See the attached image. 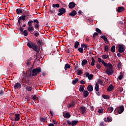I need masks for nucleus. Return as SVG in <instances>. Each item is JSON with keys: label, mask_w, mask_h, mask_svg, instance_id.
<instances>
[{"label": "nucleus", "mask_w": 126, "mask_h": 126, "mask_svg": "<svg viewBox=\"0 0 126 126\" xmlns=\"http://www.w3.org/2000/svg\"><path fill=\"white\" fill-rule=\"evenodd\" d=\"M111 51L112 53H115L116 51V46H115V45L112 46V47L111 48Z\"/></svg>", "instance_id": "obj_28"}, {"label": "nucleus", "mask_w": 126, "mask_h": 126, "mask_svg": "<svg viewBox=\"0 0 126 126\" xmlns=\"http://www.w3.org/2000/svg\"><path fill=\"white\" fill-rule=\"evenodd\" d=\"M101 58L103 59V60H106V59H108L109 56L107 55H102Z\"/></svg>", "instance_id": "obj_40"}, {"label": "nucleus", "mask_w": 126, "mask_h": 126, "mask_svg": "<svg viewBox=\"0 0 126 126\" xmlns=\"http://www.w3.org/2000/svg\"><path fill=\"white\" fill-rule=\"evenodd\" d=\"M67 124L68 125L72 126V123H71V122L70 121H67Z\"/></svg>", "instance_id": "obj_57"}, {"label": "nucleus", "mask_w": 126, "mask_h": 126, "mask_svg": "<svg viewBox=\"0 0 126 126\" xmlns=\"http://www.w3.org/2000/svg\"><path fill=\"white\" fill-rule=\"evenodd\" d=\"M113 111H114V108H113V107H109L107 109L108 113H112Z\"/></svg>", "instance_id": "obj_21"}, {"label": "nucleus", "mask_w": 126, "mask_h": 126, "mask_svg": "<svg viewBox=\"0 0 126 126\" xmlns=\"http://www.w3.org/2000/svg\"><path fill=\"white\" fill-rule=\"evenodd\" d=\"M78 51L80 53H81V54H82V53H83V48H78Z\"/></svg>", "instance_id": "obj_47"}, {"label": "nucleus", "mask_w": 126, "mask_h": 126, "mask_svg": "<svg viewBox=\"0 0 126 126\" xmlns=\"http://www.w3.org/2000/svg\"><path fill=\"white\" fill-rule=\"evenodd\" d=\"M27 29L29 32H33L34 31V27L33 26L28 27Z\"/></svg>", "instance_id": "obj_17"}, {"label": "nucleus", "mask_w": 126, "mask_h": 126, "mask_svg": "<svg viewBox=\"0 0 126 126\" xmlns=\"http://www.w3.org/2000/svg\"><path fill=\"white\" fill-rule=\"evenodd\" d=\"M74 67H75V69L76 70H77V69H78V65H75L74 66Z\"/></svg>", "instance_id": "obj_59"}, {"label": "nucleus", "mask_w": 126, "mask_h": 126, "mask_svg": "<svg viewBox=\"0 0 126 126\" xmlns=\"http://www.w3.org/2000/svg\"><path fill=\"white\" fill-rule=\"evenodd\" d=\"M124 110L125 108L124 107V106H120L118 109V113H119V114H122V113L124 112Z\"/></svg>", "instance_id": "obj_6"}, {"label": "nucleus", "mask_w": 126, "mask_h": 126, "mask_svg": "<svg viewBox=\"0 0 126 126\" xmlns=\"http://www.w3.org/2000/svg\"><path fill=\"white\" fill-rule=\"evenodd\" d=\"M50 12L51 14H54L55 13V10H50Z\"/></svg>", "instance_id": "obj_56"}, {"label": "nucleus", "mask_w": 126, "mask_h": 126, "mask_svg": "<svg viewBox=\"0 0 126 126\" xmlns=\"http://www.w3.org/2000/svg\"><path fill=\"white\" fill-rule=\"evenodd\" d=\"M17 14H19V13H22V10L20 8H18L16 10Z\"/></svg>", "instance_id": "obj_26"}, {"label": "nucleus", "mask_w": 126, "mask_h": 126, "mask_svg": "<svg viewBox=\"0 0 126 126\" xmlns=\"http://www.w3.org/2000/svg\"><path fill=\"white\" fill-rule=\"evenodd\" d=\"M63 116L66 119H69L70 118V114L68 112L63 113Z\"/></svg>", "instance_id": "obj_11"}, {"label": "nucleus", "mask_w": 126, "mask_h": 126, "mask_svg": "<svg viewBox=\"0 0 126 126\" xmlns=\"http://www.w3.org/2000/svg\"><path fill=\"white\" fill-rule=\"evenodd\" d=\"M101 63H102V64L104 65V66H107L109 65V63H105V61H104V60H102L101 62Z\"/></svg>", "instance_id": "obj_32"}, {"label": "nucleus", "mask_w": 126, "mask_h": 126, "mask_svg": "<svg viewBox=\"0 0 126 126\" xmlns=\"http://www.w3.org/2000/svg\"><path fill=\"white\" fill-rule=\"evenodd\" d=\"M38 99L39 98L36 95H34L32 97V100L34 101L35 103H38Z\"/></svg>", "instance_id": "obj_14"}, {"label": "nucleus", "mask_w": 126, "mask_h": 126, "mask_svg": "<svg viewBox=\"0 0 126 126\" xmlns=\"http://www.w3.org/2000/svg\"><path fill=\"white\" fill-rule=\"evenodd\" d=\"M77 123H78V121H73L72 122V126H76V125L77 124Z\"/></svg>", "instance_id": "obj_39"}, {"label": "nucleus", "mask_w": 126, "mask_h": 126, "mask_svg": "<svg viewBox=\"0 0 126 126\" xmlns=\"http://www.w3.org/2000/svg\"><path fill=\"white\" fill-rule=\"evenodd\" d=\"M95 30L97 33H99V34H101L102 33V31H101L98 28H96Z\"/></svg>", "instance_id": "obj_49"}, {"label": "nucleus", "mask_w": 126, "mask_h": 126, "mask_svg": "<svg viewBox=\"0 0 126 126\" xmlns=\"http://www.w3.org/2000/svg\"><path fill=\"white\" fill-rule=\"evenodd\" d=\"M20 119V115L16 114L15 115V122H18Z\"/></svg>", "instance_id": "obj_12"}, {"label": "nucleus", "mask_w": 126, "mask_h": 126, "mask_svg": "<svg viewBox=\"0 0 126 126\" xmlns=\"http://www.w3.org/2000/svg\"><path fill=\"white\" fill-rule=\"evenodd\" d=\"M101 38H102V39H104V41L106 44H109V40H108V39L105 35L101 36Z\"/></svg>", "instance_id": "obj_13"}, {"label": "nucleus", "mask_w": 126, "mask_h": 126, "mask_svg": "<svg viewBox=\"0 0 126 126\" xmlns=\"http://www.w3.org/2000/svg\"><path fill=\"white\" fill-rule=\"evenodd\" d=\"M59 13L58 14V15L59 16H61V15H63V13H65V9L64 8H62L61 9H59Z\"/></svg>", "instance_id": "obj_5"}, {"label": "nucleus", "mask_w": 126, "mask_h": 126, "mask_svg": "<svg viewBox=\"0 0 126 126\" xmlns=\"http://www.w3.org/2000/svg\"><path fill=\"white\" fill-rule=\"evenodd\" d=\"M74 107V104L73 103H70L68 106H67L68 108H73Z\"/></svg>", "instance_id": "obj_45"}, {"label": "nucleus", "mask_w": 126, "mask_h": 126, "mask_svg": "<svg viewBox=\"0 0 126 126\" xmlns=\"http://www.w3.org/2000/svg\"><path fill=\"white\" fill-rule=\"evenodd\" d=\"M123 77H124V72H120V75L118 77L119 80H122Z\"/></svg>", "instance_id": "obj_23"}, {"label": "nucleus", "mask_w": 126, "mask_h": 126, "mask_svg": "<svg viewBox=\"0 0 126 126\" xmlns=\"http://www.w3.org/2000/svg\"><path fill=\"white\" fill-rule=\"evenodd\" d=\"M81 113L83 114L86 113V108L84 106H81L80 107Z\"/></svg>", "instance_id": "obj_10"}, {"label": "nucleus", "mask_w": 126, "mask_h": 126, "mask_svg": "<svg viewBox=\"0 0 126 126\" xmlns=\"http://www.w3.org/2000/svg\"><path fill=\"white\" fill-rule=\"evenodd\" d=\"M41 122H45L46 121V119H44L43 118H40Z\"/></svg>", "instance_id": "obj_58"}, {"label": "nucleus", "mask_w": 126, "mask_h": 126, "mask_svg": "<svg viewBox=\"0 0 126 126\" xmlns=\"http://www.w3.org/2000/svg\"><path fill=\"white\" fill-rule=\"evenodd\" d=\"M34 28L35 29H36V30H37V29H39L40 28V25H39V24H34Z\"/></svg>", "instance_id": "obj_36"}, {"label": "nucleus", "mask_w": 126, "mask_h": 126, "mask_svg": "<svg viewBox=\"0 0 126 126\" xmlns=\"http://www.w3.org/2000/svg\"><path fill=\"white\" fill-rule=\"evenodd\" d=\"M14 87V89H20L21 88V84L19 83H16Z\"/></svg>", "instance_id": "obj_8"}, {"label": "nucleus", "mask_w": 126, "mask_h": 126, "mask_svg": "<svg viewBox=\"0 0 126 126\" xmlns=\"http://www.w3.org/2000/svg\"><path fill=\"white\" fill-rule=\"evenodd\" d=\"M96 68H98V69H100V68H101V65H100V64H96Z\"/></svg>", "instance_id": "obj_54"}, {"label": "nucleus", "mask_w": 126, "mask_h": 126, "mask_svg": "<svg viewBox=\"0 0 126 126\" xmlns=\"http://www.w3.org/2000/svg\"><path fill=\"white\" fill-rule=\"evenodd\" d=\"M108 91L111 92V91H113L114 90V86L112 85H110L107 89Z\"/></svg>", "instance_id": "obj_18"}, {"label": "nucleus", "mask_w": 126, "mask_h": 126, "mask_svg": "<svg viewBox=\"0 0 126 126\" xmlns=\"http://www.w3.org/2000/svg\"><path fill=\"white\" fill-rule=\"evenodd\" d=\"M33 59H32V58H30L27 61L26 64L28 65V66H30V65H31V64L32 63L31 61Z\"/></svg>", "instance_id": "obj_9"}, {"label": "nucleus", "mask_w": 126, "mask_h": 126, "mask_svg": "<svg viewBox=\"0 0 126 126\" xmlns=\"http://www.w3.org/2000/svg\"><path fill=\"white\" fill-rule=\"evenodd\" d=\"M25 18H26V15H23V16H21V17H20L18 20V22L19 24V25H20V20H25Z\"/></svg>", "instance_id": "obj_7"}, {"label": "nucleus", "mask_w": 126, "mask_h": 126, "mask_svg": "<svg viewBox=\"0 0 126 126\" xmlns=\"http://www.w3.org/2000/svg\"><path fill=\"white\" fill-rule=\"evenodd\" d=\"M107 122H108V123L112 122V119L110 117H107Z\"/></svg>", "instance_id": "obj_52"}, {"label": "nucleus", "mask_w": 126, "mask_h": 126, "mask_svg": "<svg viewBox=\"0 0 126 126\" xmlns=\"http://www.w3.org/2000/svg\"><path fill=\"white\" fill-rule=\"evenodd\" d=\"M26 90L28 91H31L32 90V88L31 87H26Z\"/></svg>", "instance_id": "obj_44"}, {"label": "nucleus", "mask_w": 126, "mask_h": 126, "mask_svg": "<svg viewBox=\"0 0 126 126\" xmlns=\"http://www.w3.org/2000/svg\"><path fill=\"white\" fill-rule=\"evenodd\" d=\"M83 95L84 97H87V96H88V95H89V93L88 92V91H85L83 93Z\"/></svg>", "instance_id": "obj_29"}, {"label": "nucleus", "mask_w": 126, "mask_h": 126, "mask_svg": "<svg viewBox=\"0 0 126 126\" xmlns=\"http://www.w3.org/2000/svg\"><path fill=\"white\" fill-rule=\"evenodd\" d=\"M23 34H24V36H28V32H27V30H24L23 31Z\"/></svg>", "instance_id": "obj_46"}, {"label": "nucleus", "mask_w": 126, "mask_h": 126, "mask_svg": "<svg viewBox=\"0 0 126 126\" xmlns=\"http://www.w3.org/2000/svg\"><path fill=\"white\" fill-rule=\"evenodd\" d=\"M106 70L105 71L106 73L108 75H112L114 73V71L113 70V65L111 63H108V65L106 66Z\"/></svg>", "instance_id": "obj_2"}, {"label": "nucleus", "mask_w": 126, "mask_h": 126, "mask_svg": "<svg viewBox=\"0 0 126 126\" xmlns=\"http://www.w3.org/2000/svg\"><path fill=\"white\" fill-rule=\"evenodd\" d=\"M49 126H55V125H54L53 124H49Z\"/></svg>", "instance_id": "obj_64"}, {"label": "nucleus", "mask_w": 126, "mask_h": 126, "mask_svg": "<svg viewBox=\"0 0 126 126\" xmlns=\"http://www.w3.org/2000/svg\"><path fill=\"white\" fill-rule=\"evenodd\" d=\"M125 10V7L123 6L119 7L117 9L118 12H122Z\"/></svg>", "instance_id": "obj_15"}, {"label": "nucleus", "mask_w": 126, "mask_h": 126, "mask_svg": "<svg viewBox=\"0 0 126 126\" xmlns=\"http://www.w3.org/2000/svg\"><path fill=\"white\" fill-rule=\"evenodd\" d=\"M118 51L119 53H124L125 52V50H126L125 49V47H124V45L123 44H120L118 46Z\"/></svg>", "instance_id": "obj_4"}, {"label": "nucleus", "mask_w": 126, "mask_h": 126, "mask_svg": "<svg viewBox=\"0 0 126 126\" xmlns=\"http://www.w3.org/2000/svg\"><path fill=\"white\" fill-rule=\"evenodd\" d=\"M98 35H99V34H98V33L94 32L93 37V38H95V36H98Z\"/></svg>", "instance_id": "obj_55"}, {"label": "nucleus", "mask_w": 126, "mask_h": 126, "mask_svg": "<svg viewBox=\"0 0 126 126\" xmlns=\"http://www.w3.org/2000/svg\"><path fill=\"white\" fill-rule=\"evenodd\" d=\"M102 97L103 99H106V100H108V99H110V96L108 95H102Z\"/></svg>", "instance_id": "obj_34"}, {"label": "nucleus", "mask_w": 126, "mask_h": 126, "mask_svg": "<svg viewBox=\"0 0 126 126\" xmlns=\"http://www.w3.org/2000/svg\"><path fill=\"white\" fill-rule=\"evenodd\" d=\"M79 45V42H78V41H76L74 43V48L75 49H77L78 48Z\"/></svg>", "instance_id": "obj_30"}, {"label": "nucleus", "mask_w": 126, "mask_h": 126, "mask_svg": "<svg viewBox=\"0 0 126 126\" xmlns=\"http://www.w3.org/2000/svg\"><path fill=\"white\" fill-rule=\"evenodd\" d=\"M79 90L80 92H82L84 90V88L82 86H80Z\"/></svg>", "instance_id": "obj_42"}, {"label": "nucleus", "mask_w": 126, "mask_h": 126, "mask_svg": "<svg viewBox=\"0 0 126 126\" xmlns=\"http://www.w3.org/2000/svg\"><path fill=\"white\" fill-rule=\"evenodd\" d=\"M27 46L30 49H32L35 52H39V50H38V46H37L34 42L28 41L27 42Z\"/></svg>", "instance_id": "obj_1"}, {"label": "nucleus", "mask_w": 126, "mask_h": 126, "mask_svg": "<svg viewBox=\"0 0 126 126\" xmlns=\"http://www.w3.org/2000/svg\"><path fill=\"white\" fill-rule=\"evenodd\" d=\"M41 71L42 70L40 67L34 68L32 71V76H36V75H37V74H38V73H40Z\"/></svg>", "instance_id": "obj_3"}, {"label": "nucleus", "mask_w": 126, "mask_h": 126, "mask_svg": "<svg viewBox=\"0 0 126 126\" xmlns=\"http://www.w3.org/2000/svg\"><path fill=\"white\" fill-rule=\"evenodd\" d=\"M33 21L30 20L28 22V25L29 27L33 26Z\"/></svg>", "instance_id": "obj_31"}, {"label": "nucleus", "mask_w": 126, "mask_h": 126, "mask_svg": "<svg viewBox=\"0 0 126 126\" xmlns=\"http://www.w3.org/2000/svg\"><path fill=\"white\" fill-rule=\"evenodd\" d=\"M100 126H105V125L104 124V123H101L100 124Z\"/></svg>", "instance_id": "obj_63"}, {"label": "nucleus", "mask_w": 126, "mask_h": 126, "mask_svg": "<svg viewBox=\"0 0 126 126\" xmlns=\"http://www.w3.org/2000/svg\"><path fill=\"white\" fill-rule=\"evenodd\" d=\"M67 68H70V65L67 63L65 65V66H64L65 70H66Z\"/></svg>", "instance_id": "obj_35"}, {"label": "nucleus", "mask_w": 126, "mask_h": 126, "mask_svg": "<svg viewBox=\"0 0 126 126\" xmlns=\"http://www.w3.org/2000/svg\"><path fill=\"white\" fill-rule=\"evenodd\" d=\"M86 75L87 76V77H88L89 80H91V79H92V78L93 77V75L92 74H89V73L87 72L86 73Z\"/></svg>", "instance_id": "obj_16"}, {"label": "nucleus", "mask_w": 126, "mask_h": 126, "mask_svg": "<svg viewBox=\"0 0 126 126\" xmlns=\"http://www.w3.org/2000/svg\"><path fill=\"white\" fill-rule=\"evenodd\" d=\"M104 51L105 52H108L109 51V46H104Z\"/></svg>", "instance_id": "obj_43"}, {"label": "nucleus", "mask_w": 126, "mask_h": 126, "mask_svg": "<svg viewBox=\"0 0 126 126\" xmlns=\"http://www.w3.org/2000/svg\"><path fill=\"white\" fill-rule=\"evenodd\" d=\"M98 112L99 114H102V113H104V109L103 108L99 109H98Z\"/></svg>", "instance_id": "obj_41"}, {"label": "nucleus", "mask_w": 126, "mask_h": 126, "mask_svg": "<svg viewBox=\"0 0 126 126\" xmlns=\"http://www.w3.org/2000/svg\"><path fill=\"white\" fill-rule=\"evenodd\" d=\"M77 74L78 75H81V74H82V71H81V70H79L78 71Z\"/></svg>", "instance_id": "obj_50"}, {"label": "nucleus", "mask_w": 126, "mask_h": 126, "mask_svg": "<svg viewBox=\"0 0 126 126\" xmlns=\"http://www.w3.org/2000/svg\"><path fill=\"white\" fill-rule=\"evenodd\" d=\"M77 13L76 12V11H75V10H73L69 14V15H70V16H75Z\"/></svg>", "instance_id": "obj_19"}, {"label": "nucleus", "mask_w": 126, "mask_h": 126, "mask_svg": "<svg viewBox=\"0 0 126 126\" xmlns=\"http://www.w3.org/2000/svg\"><path fill=\"white\" fill-rule=\"evenodd\" d=\"M80 83H81V84H85V82H84V81H83V80H81L80 81Z\"/></svg>", "instance_id": "obj_61"}, {"label": "nucleus", "mask_w": 126, "mask_h": 126, "mask_svg": "<svg viewBox=\"0 0 126 126\" xmlns=\"http://www.w3.org/2000/svg\"><path fill=\"white\" fill-rule=\"evenodd\" d=\"M23 30H24V29L22 27H20V31H21V32H23Z\"/></svg>", "instance_id": "obj_60"}, {"label": "nucleus", "mask_w": 126, "mask_h": 126, "mask_svg": "<svg viewBox=\"0 0 126 126\" xmlns=\"http://www.w3.org/2000/svg\"><path fill=\"white\" fill-rule=\"evenodd\" d=\"M33 22L34 23H36V24H39V21H38L37 19H34L33 20Z\"/></svg>", "instance_id": "obj_51"}, {"label": "nucleus", "mask_w": 126, "mask_h": 126, "mask_svg": "<svg viewBox=\"0 0 126 126\" xmlns=\"http://www.w3.org/2000/svg\"><path fill=\"white\" fill-rule=\"evenodd\" d=\"M22 78L23 79V81L26 82V83H28V81H26V80H25V79H26V78H27V76H26V75H23L22 76Z\"/></svg>", "instance_id": "obj_25"}, {"label": "nucleus", "mask_w": 126, "mask_h": 126, "mask_svg": "<svg viewBox=\"0 0 126 126\" xmlns=\"http://www.w3.org/2000/svg\"><path fill=\"white\" fill-rule=\"evenodd\" d=\"M68 6L69 8H73L75 6V4H74L73 2H71L69 4Z\"/></svg>", "instance_id": "obj_20"}, {"label": "nucleus", "mask_w": 126, "mask_h": 126, "mask_svg": "<svg viewBox=\"0 0 126 126\" xmlns=\"http://www.w3.org/2000/svg\"><path fill=\"white\" fill-rule=\"evenodd\" d=\"M117 67L119 69H121V63H119L117 65Z\"/></svg>", "instance_id": "obj_53"}, {"label": "nucleus", "mask_w": 126, "mask_h": 126, "mask_svg": "<svg viewBox=\"0 0 126 126\" xmlns=\"http://www.w3.org/2000/svg\"><path fill=\"white\" fill-rule=\"evenodd\" d=\"M95 91H99V84L96 83L95 86Z\"/></svg>", "instance_id": "obj_33"}, {"label": "nucleus", "mask_w": 126, "mask_h": 126, "mask_svg": "<svg viewBox=\"0 0 126 126\" xmlns=\"http://www.w3.org/2000/svg\"><path fill=\"white\" fill-rule=\"evenodd\" d=\"M78 78H76L74 80L72 81V83L73 84V85H75V84H76L77 82H78Z\"/></svg>", "instance_id": "obj_24"}, {"label": "nucleus", "mask_w": 126, "mask_h": 126, "mask_svg": "<svg viewBox=\"0 0 126 126\" xmlns=\"http://www.w3.org/2000/svg\"><path fill=\"white\" fill-rule=\"evenodd\" d=\"M117 56L119 58H120L121 57V56H122V55L120 53H118L117 54Z\"/></svg>", "instance_id": "obj_62"}, {"label": "nucleus", "mask_w": 126, "mask_h": 126, "mask_svg": "<svg viewBox=\"0 0 126 126\" xmlns=\"http://www.w3.org/2000/svg\"><path fill=\"white\" fill-rule=\"evenodd\" d=\"M52 6H53V7H58V8H59V7H60V4H53V5H52Z\"/></svg>", "instance_id": "obj_48"}, {"label": "nucleus", "mask_w": 126, "mask_h": 126, "mask_svg": "<svg viewBox=\"0 0 126 126\" xmlns=\"http://www.w3.org/2000/svg\"><path fill=\"white\" fill-rule=\"evenodd\" d=\"M87 89L89 91V92H92V91H93V87H92V86H91V85H89L88 86Z\"/></svg>", "instance_id": "obj_22"}, {"label": "nucleus", "mask_w": 126, "mask_h": 126, "mask_svg": "<svg viewBox=\"0 0 126 126\" xmlns=\"http://www.w3.org/2000/svg\"><path fill=\"white\" fill-rule=\"evenodd\" d=\"M97 83H98V84H100V85H102L103 86H104V84L103 83V81H102L100 79L98 80Z\"/></svg>", "instance_id": "obj_38"}, {"label": "nucleus", "mask_w": 126, "mask_h": 126, "mask_svg": "<svg viewBox=\"0 0 126 126\" xmlns=\"http://www.w3.org/2000/svg\"><path fill=\"white\" fill-rule=\"evenodd\" d=\"M92 62L91 63V65H93V66H94V65H95V60H94V58H92Z\"/></svg>", "instance_id": "obj_37"}, {"label": "nucleus", "mask_w": 126, "mask_h": 126, "mask_svg": "<svg viewBox=\"0 0 126 126\" xmlns=\"http://www.w3.org/2000/svg\"><path fill=\"white\" fill-rule=\"evenodd\" d=\"M88 62L87 60L85 59L83 60L82 62V66H83L84 65H85V64H86V63H87Z\"/></svg>", "instance_id": "obj_27"}]
</instances>
